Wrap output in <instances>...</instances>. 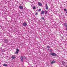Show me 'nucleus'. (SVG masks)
Returning <instances> with one entry per match:
<instances>
[{"label":"nucleus","mask_w":67,"mask_h":67,"mask_svg":"<svg viewBox=\"0 0 67 67\" xmlns=\"http://www.w3.org/2000/svg\"><path fill=\"white\" fill-rule=\"evenodd\" d=\"M50 55H52L53 56H56V54L55 53H50Z\"/></svg>","instance_id":"f257e3e1"},{"label":"nucleus","mask_w":67,"mask_h":67,"mask_svg":"<svg viewBox=\"0 0 67 67\" xmlns=\"http://www.w3.org/2000/svg\"><path fill=\"white\" fill-rule=\"evenodd\" d=\"M23 25L24 26H26L27 24L26 22H24V23H23Z\"/></svg>","instance_id":"f03ea898"},{"label":"nucleus","mask_w":67,"mask_h":67,"mask_svg":"<svg viewBox=\"0 0 67 67\" xmlns=\"http://www.w3.org/2000/svg\"><path fill=\"white\" fill-rule=\"evenodd\" d=\"M19 49H16V51L15 53V54H17L19 53Z\"/></svg>","instance_id":"7ed1b4c3"},{"label":"nucleus","mask_w":67,"mask_h":67,"mask_svg":"<svg viewBox=\"0 0 67 67\" xmlns=\"http://www.w3.org/2000/svg\"><path fill=\"white\" fill-rule=\"evenodd\" d=\"M44 13H45V11H44L43 10L41 11V15L44 14Z\"/></svg>","instance_id":"20e7f679"},{"label":"nucleus","mask_w":67,"mask_h":67,"mask_svg":"<svg viewBox=\"0 0 67 67\" xmlns=\"http://www.w3.org/2000/svg\"><path fill=\"white\" fill-rule=\"evenodd\" d=\"M19 8L20 9H23V7L21 5L20 6Z\"/></svg>","instance_id":"39448f33"},{"label":"nucleus","mask_w":67,"mask_h":67,"mask_svg":"<svg viewBox=\"0 0 67 67\" xmlns=\"http://www.w3.org/2000/svg\"><path fill=\"white\" fill-rule=\"evenodd\" d=\"M46 10H48V6L47 5V4H46Z\"/></svg>","instance_id":"423d86ee"},{"label":"nucleus","mask_w":67,"mask_h":67,"mask_svg":"<svg viewBox=\"0 0 67 67\" xmlns=\"http://www.w3.org/2000/svg\"><path fill=\"white\" fill-rule=\"evenodd\" d=\"M62 64L64 65V66H65V65H66V63H65V62H64V61H62Z\"/></svg>","instance_id":"0eeeda50"},{"label":"nucleus","mask_w":67,"mask_h":67,"mask_svg":"<svg viewBox=\"0 0 67 67\" xmlns=\"http://www.w3.org/2000/svg\"><path fill=\"white\" fill-rule=\"evenodd\" d=\"M4 42L5 43H8V40L7 39H5L4 40Z\"/></svg>","instance_id":"6e6552de"},{"label":"nucleus","mask_w":67,"mask_h":67,"mask_svg":"<svg viewBox=\"0 0 67 67\" xmlns=\"http://www.w3.org/2000/svg\"><path fill=\"white\" fill-rule=\"evenodd\" d=\"M55 63H56V61H55L53 60L51 62V64L52 65V64H53Z\"/></svg>","instance_id":"1a4fd4ad"},{"label":"nucleus","mask_w":67,"mask_h":67,"mask_svg":"<svg viewBox=\"0 0 67 67\" xmlns=\"http://www.w3.org/2000/svg\"><path fill=\"white\" fill-rule=\"evenodd\" d=\"M38 4L39 5H40V6H41V5H42V3L40 2H39L38 3Z\"/></svg>","instance_id":"9d476101"},{"label":"nucleus","mask_w":67,"mask_h":67,"mask_svg":"<svg viewBox=\"0 0 67 67\" xmlns=\"http://www.w3.org/2000/svg\"><path fill=\"white\" fill-rule=\"evenodd\" d=\"M15 56H13L12 57V58L13 59H15Z\"/></svg>","instance_id":"9b49d317"},{"label":"nucleus","mask_w":67,"mask_h":67,"mask_svg":"<svg viewBox=\"0 0 67 67\" xmlns=\"http://www.w3.org/2000/svg\"><path fill=\"white\" fill-rule=\"evenodd\" d=\"M45 14H47V12H48V11H47L46 10H45Z\"/></svg>","instance_id":"f8f14e48"},{"label":"nucleus","mask_w":67,"mask_h":67,"mask_svg":"<svg viewBox=\"0 0 67 67\" xmlns=\"http://www.w3.org/2000/svg\"><path fill=\"white\" fill-rule=\"evenodd\" d=\"M3 66H5V67H7V64H4L3 65Z\"/></svg>","instance_id":"ddd939ff"},{"label":"nucleus","mask_w":67,"mask_h":67,"mask_svg":"<svg viewBox=\"0 0 67 67\" xmlns=\"http://www.w3.org/2000/svg\"><path fill=\"white\" fill-rule=\"evenodd\" d=\"M64 26L65 27H67V23L64 24Z\"/></svg>","instance_id":"4468645a"},{"label":"nucleus","mask_w":67,"mask_h":67,"mask_svg":"<svg viewBox=\"0 0 67 67\" xmlns=\"http://www.w3.org/2000/svg\"><path fill=\"white\" fill-rule=\"evenodd\" d=\"M24 58V57L22 56H21L20 57V59H23Z\"/></svg>","instance_id":"2eb2a0df"},{"label":"nucleus","mask_w":67,"mask_h":67,"mask_svg":"<svg viewBox=\"0 0 67 67\" xmlns=\"http://www.w3.org/2000/svg\"><path fill=\"white\" fill-rule=\"evenodd\" d=\"M36 9V7H34L33 8V9Z\"/></svg>","instance_id":"dca6fc26"},{"label":"nucleus","mask_w":67,"mask_h":67,"mask_svg":"<svg viewBox=\"0 0 67 67\" xmlns=\"http://www.w3.org/2000/svg\"><path fill=\"white\" fill-rule=\"evenodd\" d=\"M41 19L43 20H44V17H42Z\"/></svg>","instance_id":"f3484780"},{"label":"nucleus","mask_w":67,"mask_h":67,"mask_svg":"<svg viewBox=\"0 0 67 67\" xmlns=\"http://www.w3.org/2000/svg\"><path fill=\"white\" fill-rule=\"evenodd\" d=\"M50 47H49V46H47V48H49Z\"/></svg>","instance_id":"a211bd4d"},{"label":"nucleus","mask_w":67,"mask_h":67,"mask_svg":"<svg viewBox=\"0 0 67 67\" xmlns=\"http://www.w3.org/2000/svg\"><path fill=\"white\" fill-rule=\"evenodd\" d=\"M21 61L22 62L23 61V59H21Z\"/></svg>","instance_id":"6ab92c4d"},{"label":"nucleus","mask_w":67,"mask_h":67,"mask_svg":"<svg viewBox=\"0 0 67 67\" xmlns=\"http://www.w3.org/2000/svg\"><path fill=\"white\" fill-rule=\"evenodd\" d=\"M64 11H67V9H64Z\"/></svg>","instance_id":"aec40b11"},{"label":"nucleus","mask_w":67,"mask_h":67,"mask_svg":"<svg viewBox=\"0 0 67 67\" xmlns=\"http://www.w3.org/2000/svg\"><path fill=\"white\" fill-rule=\"evenodd\" d=\"M38 14L37 13H36V14H35V15H37Z\"/></svg>","instance_id":"412c9836"},{"label":"nucleus","mask_w":67,"mask_h":67,"mask_svg":"<svg viewBox=\"0 0 67 67\" xmlns=\"http://www.w3.org/2000/svg\"><path fill=\"white\" fill-rule=\"evenodd\" d=\"M41 10V9H39L38 10V11H40Z\"/></svg>","instance_id":"4be33fe9"},{"label":"nucleus","mask_w":67,"mask_h":67,"mask_svg":"<svg viewBox=\"0 0 67 67\" xmlns=\"http://www.w3.org/2000/svg\"><path fill=\"white\" fill-rule=\"evenodd\" d=\"M50 52H52V50H50Z\"/></svg>","instance_id":"5701e85b"},{"label":"nucleus","mask_w":67,"mask_h":67,"mask_svg":"<svg viewBox=\"0 0 67 67\" xmlns=\"http://www.w3.org/2000/svg\"><path fill=\"white\" fill-rule=\"evenodd\" d=\"M24 57V58L25 59L26 58L25 57Z\"/></svg>","instance_id":"b1692460"},{"label":"nucleus","mask_w":67,"mask_h":67,"mask_svg":"<svg viewBox=\"0 0 67 67\" xmlns=\"http://www.w3.org/2000/svg\"><path fill=\"white\" fill-rule=\"evenodd\" d=\"M65 67H67V65H66V66Z\"/></svg>","instance_id":"393cba45"},{"label":"nucleus","mask_w":67,"mask_h":67,"mask_svg":"<svg viewBox=\"0 0 67 67\" xmlns=\"http://www.w3.org/2000/svg\"><path fill=\"white\" fill-rule=\"evenodd\" d=\"M66 13H67V12H66Z\"/></svg>","instance_id":"a878e982"},{"label":"nucleus","mask_w":67,"mask_h":67,"mask_svg":"<svg viewBox=\"0 0 67 67\" xmlns=\"http://www.w3.org/2000/svg\"><path fill=\"white\" fill-rule=\"evenodd\" d=\"M66 30H67V28H66Z\"/></svg>","instance_id":"bb28decb"}]
</instances>
